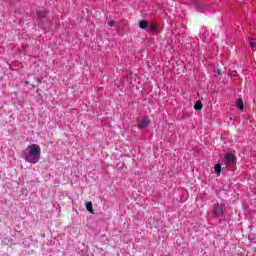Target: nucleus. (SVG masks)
<instances>
[{
    "mask_svg": "<svg viewBox=\"0 0 256 256\" xmlns=\"http://www.w3.org/2000/svg\"><path fill=\"white\" fill-rule=\"evenodd\" d=\"M23 159L27 161V163H39V159L41 157V147L37 144H31L26 147L22 154Z\"/></svg>",
    "mask_w": 256,
    "mask_h": 256,
    "instance_id": "nucleus-1",
    "label": "nucleus"
},
{
    "mask_svg": "<svg viewBox=\"0 0 256 256\" xmlns=\"http://www.w3.org/2000/svg\"><path fill=\"white\" fill-rule=\"evenodd\" d=\"M225 200H220L217 201L214 205H213V214L216 217H221V215H225Z\"/></svg>",
    "mask_w": 256,
    "mask_h": 256,
    "instance_id": "nucleus-2",
    "label": "nucleus"
},
{
    "mask_svg": "<svg viewBox=\"0 0 256 256\" xmlns=\"http://www.w3.org/2000/svg\"><path fill=\"white\" fill-rule=\"evenodd\" d=\"M236 161L237 157L235 156V154L227 153L221 160V165H225V167H235Z\"/></svg>",
    "mask_w": 256,
    "mask_h": 256,
    "instance_id": "nucleus-3",
    "label": "nucleus"
},
{
    "mask_svg": "<svg viewBox=\"0 0 256 256\" xmlns=\"http://www.w3.org/2000/svg\"><path fill=\"white\" fill-rule=\"evenodd\" d=\"M149 123H151V120L149 119V117H144L143 120H141L139 123H138V127L139 129H145L147 127H149Z\"/></svg>",
    "mask_w": 256,
    "mask_h": 256,
    "instance_id": "nucleus-4",
    "label": "nucleus"
},
{
    "mask_svg": "<svg viewBox=\"0 0 256 256\" xmlns=\"http://www.w3.org/2000/svg\"><path fill=\"white\" fill-rule=\"evenodd\" d=\"M38 19L41 22L40 27H45L43 23H45V19H47V12H39Z\"/></svg>",
    "mask_w": 256,
    "mask_h": 256,
    "instance_id": "nucleus-5",
    "label": "nucleus"
},
{
    "mask_svg": "<svg viewBox=\"0 0 256 256\" xmlns=\"http://www.w3.org/2000/svg\"><path fill=\"white\" fill-rule=\"evenodd\" d=\"M139 27H140V29H147L149 27V23H147V21H145V20H141L139 22Z\"/></svg>",
    "mask_w": 256,
    "mask_h": 256,
    "instance_id": "nucleus-6",
    "label": "nucleus"
},
{
    "mask_svg": "<svg viewBox=\"0 0 256 256\" xmlns=\"http://www.w3.org/2000/svg\"><path fill=\"white\" fill-rule=\"evenodd\" d=\"M194 109H195L196 111H201V109H203V104L201 103V101L198 100V101L195 103Z\"/></svg>",
    "mask_w": 256,
    "mask_h": 256,
    "instance_id": "nucleus-7",
    "label": "nucleus"
},
{
    "mask_svg": "<svg viewBox=\"0 0 256 256\" xmlns=\"http://www.w3.org/2000/svg\"><path fill=\"white\" fill-rule=\"evenodd\" d=\"M221 165H223V164H216L215 166H214V169H215V173H216V175L219 177V175H221Z\"/></svg>",
    "mask_w": 256,
    "mask_h": 256,
    "instance_id": "nucleus-8",
    "label": "nucleus"
},
{
    "mask_svg": "<svg viewBox=\"0 0 256 256\" xmlns=\"http://www.w3.org/2000/svg\"><path fill=\"white\" fill-rule=\"evenodd\" d=\"M236 106L238 107V109L243 110V108L245 107L243 104V100L242 99H238L236 101Z\"/></svg>",
    "mask_w": 256,
    "mask_h": 256,
    "instance_id": "nucleus-9",
    "label": "nucleus"
},
{
    "mask_svg": "<svg viewBox=\"0 0 256 256\" xmlns=\"http://www.w3.org/2000/svg\"><path fill=\"white\" fill-rule=\"evenodd\" d=\"M86 209H87V211H89V213H92V214H93V203L88 202V203L86 204Z\"/></svg>",
    "mask_w": 256,
    "mask_h": 256,
    "instance_id": "nucleus-10",
    "label": "nucleus"
},
{
    "mask_svg": "<svg viewBox=\"0 0 256 256\" xmlns=\"http://www.w3.org/2000/svg\"><path fill=\"white\" fill-rule=\"evenodd\" d=\"M215 75L218 76V77H221V75H223V72L221 71V69H216L214 71Z\"/></svg>",
    "mask_w": 256,
    "mask_h": 256,
    "instance_id": "nucleus-11",
    "label": "nucleus"
},
{
    "mask_svg": "<svg viewBox=\"0 0 256 256\" xmlns=\"http://www.w3.org/2000/svg\"><path fill=\"white\" fill-rule=\"evenodd\" d=\"M108 25H109V27H115V22L114 21H110V22H108Z\"/></svg>",
    "mask_w": 256,
    "mask_h": 256,
    "instance_id": "nucleus-12",
    "label": "nucleus"
},
{
    "mask_svg": "<svg viewBox=\"0 0 256 256\" xmlns=\"http://www.w3.org/2000/svg\"><path fill=\"white\" fill-rule=\"evenodd\" d=\"M250 46H251L252 49H254L255 48V42H250Z\"/></svg>",
    "mask_w": 256,
    "mask_h": 256,
    "instance_id": "nucleus-13",
    "label": "nucleus"
},
{
    "mask_svg": "<svg viewBox=\"0 0 256 256\" xmlns=\"http://www.w3.org/2000/svg\"><path fill=\"white\" fill-rule=\"evenodd\" d=\"M150 29H151L152 31H155V29H157V28H156L155 26H151Z\"/></svg>",
    "mask_w": 256,
    "mask_h": 256,
    "instance_id": "nucleus-14",
    "label": "nucleus"
},
{
    "mask_svg": "<svg viewBox=\"0 0 256 256\" xmlns=\"http://www.w3.org/2000/svg\"><path fill=\"white\" fill-rule=\"evenodd\" d=\"M190 1L195 2V0H190Z\"/></svg>",
    "mask_w": 256,
    "mask_h": 256,
    "instance_id": "nucleus-15",
    "label": "nucleus"
}]
</instances>
